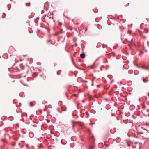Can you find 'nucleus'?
<instances>
[{
	"mask_svg": "<svg viewBox=\"0 0 149 149\" xmlns=\"http://www.w3.org/2000/svg\"><path fill=\"white\" fill-rule=\"evenodd\" d=\"M127 144L128 146H130V145L129 143H127Z\"/></svg>",
	"mask_w": 149,
	"mask_h": 149,
	"instance_id": "9",
	"label": "nucleus"
},
{
	"mask_svg": "<svg viewBox=\"0 0 149 149\" xmlns=\"http://www.w3.org/2000/svg\"><path fill=\"white\" fill-rule=\"evenodd\" d=\"M77 25H78V24H78V23H77Z\"/></svg>",
	"mask_w": 149,
	"mask_h": 149,
	"instance_id": "15",
	"label": "nucleus"
},
{
	"mask_svg": "<svg viewBox=\"0 0 149 149\" xmlns=\"http://www.w3.org/2000/svg\"><path fill=\"white\" fill-rule=\"evenodd\" d=\"M79 125L81 126H82L83 125V123H81V124H79Z\"/></svg>",
	"mask_w": 149,
	"mask_h": 149,
	"instance_id": "4",
	"label": "nucleus"
},
{
	"mask_svg": "<svg viewBox=\"0 0 149 149\" xmlns=\"http://www.w3.org/2000/svg\"><path fill=\"white\" fill-rule=\"evenodd\" d=\"M5 140V139H1V141H4V140Z\"/></svg>",
	"mask_w": 149,
	"mask_h": 149,
	"instance_id": "8",
	"label": "nucleus"
},
{
	"mask_svg": "<svg viewBox=\"0 0 149 149\" xmlns=\"http://www.w3.org/2000/svg\"><path fill=\"white\" fill-rule=\"evenodd\" d=\"M139 143V142H135V144H137Z\"/></svg>",
	"mask_w": 149,
	"mask_h": 149,
	"instance_id": "5",
	"label": "nucleus"
},
{
	"mask_svg": "<svg viewBox=\"0 0 149 149\" xmlns=\"http://www.w3.org/2000/svg\"><path fill=\"white\" fill-rule=\"evenodd\" d=\"M143 38L144 39H145V36H143Z\"/></svg>",
	"mask_w": 149,
	"mask_h": 149,
	"instance_id": "7",
	"label": "nucleus"
},
{
	"mask_svg": "<svg viewBox=\"0 0 149 149\" xmlns=\"http://www.w3.org/2000/svg\"><path fill=\"white\" fill-rule=\"evenodd\" d=\"M59 24H60V25H61L62 24V23H59Z\"/></svg>",
	"mask_w": 149,
	"mask_h": 149,
	"instance_id": "10",
	"label": "nucleus"
},
{
	"mask_svg": "<svg viewBox=\"0 0 149 149\" xmlns=\"http://www.w3.org/2000/svg\"><path fill=\"white\" fill-rule=\"evenodd\" d=\"M139 32H140V30H139Z\"/></svg>",
	"mask_w": 149,
	"mask_h": 149,
	"instance_id": "14",
	"label": "nucleus"
},
{
	"mask_svg": "<svg viewBox=\"0 0 149 149\" xmlns=\"http://www.w3.org/2000/svg\"><path fill=\"white\" fill-rule=\"evenodd\" d=\"M75 46H77V45L76 43L75 44Z\"/></svg>",
	"mask_w": 149,
	"mask_h": 149,
	"instance_id": "11",
	"label": "nucleus"
},
{
	"mask_svg": "<svg viewBox=\"0 0 149 149\" xmlns=\"http://www.w3.org/2000/svg\"><path fill=\"white\" fill-rule=\"evenodd\" d=\"M142 79L143 81V82L144 83L146 82L147 81H146V80H144V77H143Z\"/></svg>",
	"mask_w": 149,
	"mask_h": 149,
	"instance_id": "3",
	"label": "nucleus"
},
{
	"mask_svg": "<svg viewBox=\"0 0 149 149\" xmlns=\"http://www.w3.org/2000/svg\"><path fill=\"white\" fill-rule=\"evenodd\" d=\"M92 86H93V84H92Z\"/></svg>",
	"mask_w": 149,
	"mask_h": 149,
	"instance_id": "12",
	"label": "nucleus"
},
{
	"mask_svg": "<svg viewBox=\"0 0 149 149\" xmlns=\"http://www.w3.org/2000/svg\"><path fill=\"white\" fill-rule=\"evenodd\" d=\"M147 130L143 128L142 127H140L138 130V132L141 134H143L145 133Z\"/></svg>",
	"mask_w": 149,
	"mask_h": 149,
	"instance_id": "1",
	"label": "nucleus"
},
{
	"mask_svg": "<svg viewBox=\"0 0 149 149\" xmlns=\"http://www.w3.org/2000/svg\"><path fill=\"white\" fill-rule=\"evenodd\" d=\"M80 56L82 58H84L85 57V55L83 54H81L80 55Z\"/></svg>",
	"mask_w": 149,
	"mask_h": 149,
	"instance_id": "2",
	"label": "nucleus"
},
{
	"mask_svg": "<svg viewBox=\"0 0 149 149\" xmlns=\"http://www.w3.org/2000/svg\"><path fill=\"white\" fill-rule=\"evenodd\" d=\"M142 68H144V67L143 66H142Z\"/></svg>",
	"mask_w": 149,
	"mask_h": 149,
	"instance_id": "13",
	"label": "nucleus"
},
{
	"mask_svg": "<svg viewBox=\"0 0 149 149\" xmlns=\"http://www.w3.org/2000/svg\"><path fill=\"white\" fill-rule=\"evenodd\" d=\"M29 3V4H30V3ZM28 4H27V3H26V6H29L30 5V4H29V5H28Z\"/></svg>",
	"mask_w": 149,
	"mask_h": 149,
	"instance_id": "6",
	"label": "nucleus"
}]
</instances>
